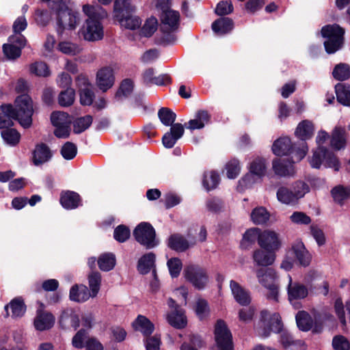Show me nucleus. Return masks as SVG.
I'll return each instance as SVG.
<instances>
[{
    "mask_svg": "<svg viewBox=\"0 0 350 350\" xmlns=\"http://www.w3.org/2000/svg\"><path fill=\"white\" fill-rule=\"evenodd\" d=\"M15 103V108L11 105L1 106L0 129L12 126L13 119L18 120L24 128H29L31 125L33 112L31 98L27 94H22L16 98Z\"/></svg>",
    "mask_w": 350,
    "mask_h": 350,
    "instance_id": "nucleus-1",
    "label": "nucleus"
},
{
    "mask_svg": "<svg viewBox=\"0 0 350 350\" xmlns=\"http://www.w3.org/2000/svg\"><path fill=\"white\" fill-rule=\"evenodd\" d=\"M84 14L88 16L81 29V33L85 40L97 41L104 36L103 26L100 19L107 16V13L100 5H84Z\"/></svg>",
    "mask_w": 350,
    "mask_h": 350,
    "instance_id": "nucleus-2",
    "label": "nucleus"
},
{
    "mask_svg": "<svg viewBox=\"0 0 350 350\" xmlns=\"http://www.w3.org/2000/svg\"><path fill=\"white\" fill-rule=\"evenodd\" d=\"M135 7L131 0H116L114 2V17L120 25L129 29H135L141 25L139 17L133 16Z\"/></svg>",
    "mask_w": 350,
    "mask_h": 350,
    "instance_id": "nucleus-3",
    "label": "nucleus"
},
{
    "mask_svg": "<svg viewBox=\"0 0 350 350\" xmlns=\"http://www.w3.org/2000/svg\"><path fill=\"white\" fill-rule=\"evenodd\" d=\"M53 10L55 12L59 34H62L65 29H75L79 24V13L69 8L66 0H60L53 7Z\"/></svg>",
    "mask_w": 350,
    "mask_h": 350,
    "instance_id": "nucleus-4",
    "label": "nucleus"
},
{
    "mask_svg": "<svg viewBox=\"0 0 350 350\" xmlns=\"http://www.w3.org/2000/svg\"><path fill=\"white\" fill-rule=\"evenodd\" d=\"M321 32L325 39L323 44L327 53L334 54L343 47L345 31L338 25H325L322 27Z\"/></svg>",
    "mask_w": 350,
    "mask_h": 350,
    "instance_id": "nucleus-5",
    "label": "nucleus"
},
{
    "mask_svg": "<svg viewBox=\"0 0 350 350\" xmlns=\"http://www.w3.org/2000/svg\"><path fill=\"white\" fill-rule=\"evenodd\" d=\"M308 161L310 166L316 169L323 166L338 171L340 167L338 159L335 154L324 146H318L313 150L312 155L308 158Z\"/></svg>",
    "mask_w": 350,
    "mask_h": 350,
    "instance_id": "nucleus-6",
    "label": "nucleus"
},
{
    "mask_svg": "<svg viewBox=\"0 0 350 350\" xmlns=\"http://www.w3.org/2000/svg\"><path fill=\"white\" fill-rule=\"evenodd\" d=\"M160 29L163 33L162 41L170 43L175 40L176 37L172 33L178 28L180 23V14L178 11H167L160 14Z\"/></svg>",
    "mask_w": 350,
    "mask_h": 350,
    "instance_id": "nucleus-7",
    "label": "nucleus"
},
{
    "mask_svg": "<svg viewBox=\"0 0 350 350\" xmlns=\"http://www.w3.org/2000/svg\"><path fill=\"white\" fill-rule=\"evenodd\" d=\"M282 323L281 317L278 313H274L271 316L267 310H262L260 312V321L258 333L262 337H267L271 332L279 333L282 329Z\"/></svg>",
    "mask_w": 350,
    "mask_h": 350,
    "instance_id": "nucleus-8",
    "label": "nucleus"
},
{
    "mask_svg": "<svg viewBox=\"0 0 350 350\" xmlns=\"http://www.w3.org/2000/svg\"><path fill=\"white\" fill-rule=\"evenodd\" d=\"M267 166L265 160L261 157L255 158L250 165V173L247 174L239 182L238 189L239 187H250L255 182V176L260 178L265 175Z\"/></svg>",
    "mask_w": 350,
    "mask_h": 350,
    "instance_id": "nucleus-9",
    "label": "nucleus"
},
{
    "mask_svg": "<svg viewBox=\"0 0 350 350\" xmlns=\"http://www.w3.org/2000/svg\"><path fill=\"white\" fill-rule=\"evenodd\" d=\"M258 282L268 290L267 297L278 301V286L275 282V273L271 269H259L256 271Z\"/></svg>",
    "mask_w": 350,
    "mask_h": 350,
    "instance_id": "nucleus-10",
    "label": "nucleus"
},
{
    "mask_svg": "<svg viewBox=\"0 0 350 350\" xmlns=\"http://www.w3.org/2000/svg\"><path fill=\"white\" fill-rule=\"evenodd\" d=\"M133 235L136 241L146 248H152L157 245L155 230L148 223H140L134 230Z\"/></svg>",
    "mask_w": 350,
    "mask_h": 350,
    "instance_id": "nucleus-11",
    "label": "nucleus"
},
{
    "mask_svg": "<svg viewBox=\"0 0 350 350\" xmlns=\"http://www.w3.org/2000/svg\"><path fill=\"white\" fill-rule=\"evenodd\" d=\"M215 340L219 350H233L232 336L226 323L218 320L215 325Z\"/></svg>",
    "mask_w": 350,
    "mask_h": 350,
    "instance_id": "nucleus-12",
    "label": "nucleus"
},
{
    "mask_svg": "<svg viewBox=\"0 0 350 350\" xmlns=\"http://www.w3.org/2000/svg\"><path fill=\"white\" fill-rule=\"evenodd\" d=\"M184 275L187 280L198 289L204 288L208 281L206 270L197 265H191L185 267Z\"/></svg>",
    "mask_w": 350,
    "mask_h": 350,
    "instance_id": "nucleus-13",
    "label": "nucleus"
},
{
    "mask_svg": "<svg viewBox=\"0 0 350 350\" xmlns=\"http://www.w3.org/2000/svg\"><path fill=\"white\" fill-rule=\"evenodd\" d=\"M113 70L109 66L103 67L97 71L96 83L103 92H106L114 84Z\"/></svg>",
    "mask_w": 350,
    "mask_h": 350,
    "instance_id": "nucleus-14",
    "label": "nucleus"
},
{
    "mask_svg": "<svg viewBox=\"0 0 350 350\" xmlns=\"http://www.w3.org/2000/svg\"><path fill=\"white\" fill-rule=\"evenodd\" d=\"M281 243L278 234L272 230H264L259 237V246L267 250L277 251Z\"/></svg>",
    "mask_w": 350,
    "mask_h": 350,
    "instance_id": "nucleus-15",
    "label": "nucleus"
},
{
    "mask_svg": "<svg viewBox=\"0 0 350 350\" xmlns=\"http://www.w3.org/2000/svg\"><path fill=\"white\" fill-rule=\"evenodd\" d=\"M348 134L345 127L336 126L332 131L329 145L335 150L344 149L347 145Z\"/></svg>",
    "mask_w": 350,
    "mask_h": 350,
    "instance_id": "nucleus-16",
    "label": "nucleus"
},
{
    "mask_svg": "<svg viewBox=\"0 0 350 350\" xmlns=\"http://www.w3.org/2000/svg\"><path fill=\"white\" fill-rule=\"evenodd\" d=\"M196 244L194 239H187L183 235L174 234L168 239V246L177 252H184Z\"/></svg>",
    "mask_w": 350,
    "mask_h": 350,
    "instance_id": "nucleus-17",
    "label": "nucleus"
},
{
    "mask_svg": "<svg viewBox=\"0 0 350 350\" xmlns=\"http://www.w3.org/2000/svg\"><path fill=\"white\" fill-rule=\"evenodd\" d=\"M59 323L63 328L76 329L79 326V314L72 308H66L62 312Z\"/></svg>",
    "mask_w": 350,
    "mask_h": 350,
    "instance_id": "nucleus-18",
    "label": "nucleus"
},
{
    "mask_svg": "<svg viewBox=\"0 0 350 350\" xmlns=\"http://www.w3.org/2000/svg\"><path fill=\"white\" fill-rule=\"evenodd\" d=\"M184 134V127L180 123L174 124L170 129V131L166 133L163 138L162 142L163 146L167 148H172L176 141L180 139Z\"/></svg>",
    "mask_w": 350,
    "mask_h": 350,
    "instance_id": "nucleus-19",
    "label": "nucleus"
},
{
    "mask_svg": "<svg viewBox=\"0 0 350 350\" xmlns=\"http://www.w3.org/2000/svg\"><path fill=\"white\" fill-rule=\"evenodd\" d=\"M54 322L55 317L51 313L42 310H38L34 319V326L36 329L39 331L49 329L53 325Z\"/></svg>",
    "mask_w": 350,
    "mask_h": 350,
    "instance_id": "nucleus-20",
    "label": "nucleus"
},
{
    "mask_svg": "<svg viewBox=\"0 0 350 350\" xmlns=\"http://www.w3.org/2000/svg\"><path fill=\"white\" fill-rule=\"evenodd\" d=\"M275 251L261 249L256 250L253 253V260L258 266L267 267L273 263Z\"/></svg>",
    "mask_w": 350,
    "mask_h": 350,
    "instance_id": "nucleus-21",
    "label": "nucleus"
},
{
    "mask_svg": "<svg viewBox=\"0 0 350 350\" xmlns=\"http://www.w3.org/2000/svg\"><path fill=\"white\" fill-rule=\"evenodd\" d=\"M167 322L176 329H183L187 324V317L184 310L180 307H176L167 315Z\"/></svg>",
    "mask_w": 350,
    "mask_h": 350,
    "instance_id": "nucleus-22",
    "label": "nucleus"
},
{
    "mask_svg": "<svg viewBox=\"0 0 350 350\" xmlns=\"http://www.w3.org/2000/svg\"><path fill=\"white\" fill-rule=\"evenodd\" d=\"M53 154L49 147L43 143L38 144L33 153V162L36 165H40L48 162Z\"/></svg>",
    "mask_w": 350,
    "mask_h": 350,
    "instance_id": "nucleus-23",
    "label": "nucleus"
},
{
    "mask_svg": "<svg viewBox=\"0 0 350 350\" xmlns=\"http://www.w3.org/2000/svg\"><path fill=\"white\" fill-rule=\"evenodd\" d=\"M288 299L291 302L293 300L304 299L308 295L307 288L299 283L293 282L291 277L288 276Z\"/></svg>",
    "mask_w": 350,
    "mask_h": 350,
    "instance_id": "nucleus-24",
    "label": "nucleus"
},
{
    "mask_svg": "<svg viewBox=\"0 0 350 350\" xmlns=\"http://www.w3.org/2000/svg\"><path fill=\"white\" fill-rule=\"evenodd\" d=\"M274 172L281 176H293L295 174L293 163L289 160L278 159L273 161Z\"/></svg>",
    "mask_w": 350,
    "mask_h": 350,
    "instance_id": "nucleus-25",
    "label": "nucleus"
},
{
    "mask_svg": "<svg viewBox=\"0 0 350 350\" xmlns=\"http://www.w3.org/2000/svg\"><path fill=\"white\" fill-rule=\"evenodd\" d=\"M132 326L135 330L140 332L145 337L150 336L154 330V324L143 315H138L133 322Z\"/></svg>",
    "mask_w": 350,
    "mask_h": 350,
    "instance_id": "nucleus-26",
    "label": "nucleus"
},
{
    "mask_svg": "<svg viewBox=\"0 0 350 350\" xmlns=\"http://www.w3.org/2000/svg\"><path fill=\"white\" fill-rule=\"evenodd\" d=\"M230 287L235 300L241 305H247L250 302L248 291L243 288L238 282L231 280Z\"/></svg>",
    "mask_w": 350,
    "mask_h": 350,
    "instance_id": "nucleus-27",
    "label": "nucleus"
},
{
    "mask_svg": "<svg viewBox=\"0 0 350 350\" xmlns=\"http://www.w3.org/2000/svg\"><path fill=\"white\" fill-rule=\"evenodd\" d=\"M154 72L153 68H150L146 69L142 75L144 83L148 85L152 84L162 85L170 81V77L166 75L154 77Z\"/></svg>",
    "mask_w": 350,
    "mask_h": 350,
    "instance_id": "nucleus-28",
    "label": "nucleus"
},
{
    "mask_svg": "<svg viewBox=\"0 0 350 350\" xmlns=\"http://www.w3.org/2000/svg\"><path fill=\"white\" fill-rule=\"evenodd\" d=\"M209 120V113L205 110H200L196 113L195 118L188 122L187 128L190 130L201 129Z\"/></svg>",
    "mask_w": 350,
    "mask_h": 350,
    "instance_id": "nucleus-29",
    "label": "nucleus"
},
{
    "mask_svg": "<svg viewBox=\"0 0 350 350\" xmlns=\"http://www.w3.org/2000/svg\"><path fill=\"white\" fill-rule=\"evenodd\" d=\"M314 133V124L308 120L301 121L297 125L295 134L302 141L310 139Z\"/></svg>",
    "mask_w": 350,
    "mask_h": 350,
    "instance_id": "nucleus-30",
    "label": "nucleus"
},
{
    "mask_svg": "<svg viewBox=\"0 0 350 350\" xmlns=\"http://www.w3.org/2000/svg\"><path fill=\"white\" fill-rule=\"evenodd\" d=\"M90 296L89 289L85 285H74L70 291V299L75 301H85Z\"/></svg>",
    "mask_w": 350,
    "mask_h": 350,
    "instance_id": "nucleus-31",
    "label": "nucleus"
},
{
    "mask_svg": "<svg viewBox=\"0 0 350 350\" xmlns=\"http://www.w3.org/2000/svg\"><path fill=\"white\" fill-rule=\"evenodd\" d=\"M293 252L299 263L306 267L309 265L311 256L301 242H297L293 246Z\"/></svg>",
    "mask_w": 350,
    "mask_h": 350,
    "instance_id": "nucleus-32",
    "label": "nucleus"
},
{
    "mask_svg": "<svg viewBox=\"0 0 350 350\" xmlns=\"http://www.w3.org/2000/svg\"><path fill=\"white\" fill-rule=\"evenodd\" d=\"M233 28V22L229 18H220L212 24L213 31L218 35L230 32Z\"/></svg>",
    "mask_w": 350,
    "mask_h": 350,
    "instance_id": "nucleus-33",
    "label": "nucleus"
},
{
    "mask_svg": "<svg viewBox=\"0 0 350 350\" xmlns=\"http://www.w3.org/2000/svg\"><path fill=\"white\" fill-rule=\"evenodd\" d=\"M60 202L67 209L77 208L80 203V196L74 191H66L61 195Z\"/></svg>",
    "mask_w": 350,
    "mask_h": 350,
    "instance_id": "nucleus-34",
    "label": "nucleus"
},
{
    "mask_svg": "<svg viewBox=\"0 0 350 350\" xmlns=\"http://www.w3.org/2000/svg\"><path fill=\"white\" fill-rule=\"evenodd\" d=\"M338 101L343 105L350 106V85L339 83L335 86Z\"/></svg>",
    "mask_w": 350,
    "mask_h": 350,
    "instance_id": "nucleus-35",
    "label": "nucleus"
},
{
    "mask_svg": "<svg viewBox=\"0 0 350 350\" xmlns=\"http://www.w3.org/2000/svg\"><path fill=\"white\" fill-rule=\"evenodd\" d=\"M291 146V142L289 138H280L273 143L272 150L277 156L286 155L290 152Z\"/></svg>",
    "mask_w": 350,
    "mask_h": 350,
    "instance_id": "nucleus-36",
    "label": "nucleus"
},
{
    "mask_svg": "<svg viewBox=\"0 0 350 350\" xmlns=\"http://www.w3.org/2000/svg\"><path fill=\"white\" fill-rule=\"evenodd\" d=\"M97 263L100 270L109 271L116 265V256L112 253L103 254L97 260Z\"/></svg>",
    "mask_w": 350,
    "mask_h": 350,
    "instance_id": "nucleus-37",
    "label": "nucleus"
},
{
    "mask_svg": "<svg viewBox=\"0 0 350 350\" xmlns=\"http://www.w3.org/2000/svg\"><path fill=\"white\" fill-rule=\"evenodd\" d=\"M155 256L153 253L144 255L138 261V271L146 274L148 273L154 265Z\"/></svg>",
    "mask_w": 350,
    "mask_h": 350,
    "instance_id": "nucleus-38",
    "label": "nucleus"
},
{
    "mask_svg": "<svg viewBox=\"0 0 350 350\" xmlns=\"http://www.w3.org/2000/svg\"><path fill=\"white\" fill-rule=\"evenodd\" d=\"M250 217L255 224L260 225L269 219L270 214L265 207L259 206L252 211Z\"/></svg>",
    "mask_w": 350,
    "mask_h": 350,
    "instance_id": "nucleus-39",
    "label": "nucleus"
},
{
    "mask_svg": "<svg viewBox=\"0 0 350 350\" xmlns=\"http://www.w3.org/2000/svg\"><path fill=\"white\" fill-rule=\"evenodd\" d=\"M333 77L338 81H345L350 78V66L346 63L336 64L332 71Z\"/></svg>",
    "mask_w": 350,
    "mask_h": 350,
    "instance_id": "nucleus-40",
    "label": "nucleus"
},
{
    "mask_svg": "<svg viewBox=\"0 0 350 350\" xmlns=\"http://www.w3.org/2000/svg\"><path fill=\"white\" fill-rule=\"evenodd\" d=\"M276 195L278 200L283 204H291L297 202L293 191L286 187H280Z\"/></svg>",
    "mask_w": 350,
    "mask_h": 350,
    "instance_id": "nucleus-41",
    "label": "nucleus"
},
{
    "mask_svg": "<svg viewBox=\"0 0 350 350\" xmlns=\"http://www.w3.org/2000/svg\"><path fill=\"white\" fill-rule=\"evenodd\" d=\"M11 309L12 316L14 317H22L26 310L25 305L21 299H13L9 306H5V310L8 312V308Z\"/></svg>",
    "mask_w": 350,
    "mask_h": 350,
    "instance_id": "nucleus-42",
    "label": "nucleus"
},
{
    "mask_svg": "<svg viewBox=\"0 0 350 350\" xmlns=\"http://www.w3.org/2000/svg\"><path fill=\"white\" fill-rule=\"evenodd\" d=\"M296 322L299 329L302 331H308L312 328V320L305 311H299L296 315Z\"/></svg>",
    "mask_w": 350,
    "mask_h": 350,
    "instance_id": "nucleus-43",
    "label": "nucleus"
},
{
    "mask_svg": "<svg viewBox=\"0 0 350 350\" xmlns=\"http://www.w3.org/2000/svg\"><path fill=\"white\" fill-rule=\"evenodd\" d=\"M92 116L87 115L77 118L73 122V130L75 133H81L88 129L92 123Z\"/></svg>",
    "mask_w": 350,
    "mask_h": 350,
    "instance_id": "nucleus-44",
    "label": "nucleus"
},
{
    "mask_svg": "<svg viewBox=\"0 0 350 350\" xmlns=\"http://www.w3.org/2000/svg\"><path fill=\"white\" fill-rule=\"evenodd\" d=\"M88 283L91 290V296L96 297L100 290L101 283L100 273L97 271H92L88 275Z\"/></svg>",
    "mask_w": 350,
    "mask_h": 350,
    "instance_id": "nucleus-45",
    "label": "nucleus"
},
{
    "mask_svg": "<svg viewBox=\"0 0 350 350\" xmlns=\"http://www.w3.org/2000/svg\"><path fill=\"white\" fill-rule=\"evenodd\" d=\"M3 140L10 146L17 145L21 139V134L14 129H6L1 131Z\"/></svg>",
    "mask_w": 350,
    "mask_h": 350,
    "instance_id": "nucleus-46",
    "label": "nucleus"
},
{
    "mask_svg": "<svg viewBox=\"0 0 350 350\" xmlns=\"http://www.w3.org/2000/svg\"><path fill=\"white\" fill-rule=\"evenodd\" d=\"M75 92L72 88H67L62 91L58 96V103L62 107H68L75 101Z\"/></svg>",
    "mask_w": 350,
    "mask_h": 350,
    "instance_id": "nucleus-47",
    "label": "nucleus"
},
{
    "mask_svg": "<svg viewBox=\"0 0 350 350\" xmlns=\"http://www.w3.org/2000/svg\"><path fill=\"white\" fill-rule=\"evenodd\" d=\"M157 28V19L155 17H150L146 21L140 31V34L146 38L150 37L156 31Z\"/></svg>",
    "mask_w": 350,
    "mask_h": 350,
    "instance_id": "nucleus-48",
    "label": "nucleus"
},
{
    "mask_svg": "<svg viewBox=\"0 0 350 350\" xmlns=\"http://www.w3.org/2000/svg\"><path fill=\"white\" fill-rule=\"evenodd\" d=\"M219 181V174L214 171L206 172L204 175L203 185L207 191L215 189Z\"/></svg>",
    "mask_w": 350,
    "mask_h": 350,
    "instance_id": "nucleus-49",
    "label": "nucleus"
},
{
    "mask_svg": "<svg viewBox=\"0 0 350 350\" xmlns=\"http://www.w3.org/2000/svg\"><path fill=\"white\" fill-rule=\"evenodd\" d=\"M158 116L161 122L165 126H172L176 117L172 110L166 107H162L159 110Z\"/></svg>",
    "mask_w": 350,
    "mask_h": 350,
    "instance_id": "nucleus-50",
    "label": "nucleus"
},
{
    "mask_svg": "<svg viewBox=\"0 0 350 350\" xmlns=\"http://www.w3.org/2000/svg\"><path fill=\"white\" fill-rule=\"evenodd\" d=\"M51 120L54 126H60L61 125L70 124L71 120L67 113L53 112L51 116Z\"/></svg>",
    "mask_w": 350,
    "mask_h": 350,
    "instance_id": "nucleus-51",
    "label": "nucleus"
},
{
    "mask_svg": "<svg viewBox=\"0 0 350 350\" xmlns=\"http://www.w3.org/2000/svg\"><path fill=\"white\" fill-rule=\"evenodd\" d=\"M3 51L4 55L9 59H16L21 55V49L8 42L3 45Z\"/></svg>",
    "mask_w": 350,
    "mask_h": 350,
    "instance_id": "nucleus-52",
    "label": "nucleus"
},
{
    "mask_svg": "<svg viewBox=\"0 0 350 350\" xmlns=\"http://www.w3.org/2000/svg\"><path fill=\"white\" fill-rule=\"evenodd\" d=\"M332 195L336 202L341 204L343 200L350 196V189L338 186L332 190Z\"/></svg>",
    "mask_w": 350,
    "mask_h": 350,
    "instance_id": "nucleus-53",
    "label": "nucleus"
},
{
    "mask_svg": "<svg viewBox=\"0 0 350 350\" xmlns=\"http://www.w3.org/2000/svg\"><path fill=\"white\" fill-rule=\"evenodd\" d=\"M77 153V146L70 142L64 144L61 149L62 157L66 160H71L75 157Z\"/></svg>",
    "mask_w": 350,
    "mask_h": 350,
    "instance_id": "nucleus-54",
    "label": "nucleus"
},
{
    "mask_svg": "<svg viewBox=\"0 0 350 350\" xmlns=\"http://www.w3.org/2000/svg\"><path fill=\"white\" fill-rule=\"evenodd\" d=\"M80 96V103L83 105H90L93 103L94 93L93 87L84 88L79 90Z\"/></svg>",
    "mask_w": 350,
    "mask_h": 350,
    "instance_id": "nucleus-55",
    "label": "nucleus"
},
{
    "mask_svg": "<svg viewBox=\"0 0 350 350\" xmlns=\"http://www.w3.org/2000/svg\"><path fill=\"white\" fill-rule=\"evenodd\" d=\"M130 234L129 228L124 225L117 226L113 232L114 239L120 243L126 241L130 237Z\"/></svg>",
    "mask_w": 350,
    "mask_h": 350,
    "instance_id": "nucleus-56",
    "label": "nucleus"
},
{
    "mask_svg": "<svg viewBox=\"0 0 350 350\" xmlns=\"http://www.w3.org/2000/svg\"><path fill=\"white\" fill-rule=\"evenodd\" d=\"M30 72L40 77H47L50 74L47 65L42 62L32 64L30 66Z\"/></svg>",
    "mask_w": 350,
    "mask_h": 350,
    "instance_id": "nucleus-57",
    "label": "nucleus"
},
{
    "mask_svg": "<svg viewBox=\"0 0 350 350\" xmlns=\"http://www.w3.org/2000/svg\"><path fill=\"white\" fill-rule=\"evenodd\" d=\"M227 176L229 178H235L239 174L241 166L239 161L237 159L230 160L226 166Z\"/></svg>",
    "mask_w": 350,
    "mask_h": 350,
    "instance_id": "nucleus-58",
    "label": "nucleus"
},
{
    "mask_svg": "<svg viewBox=\"0 0 350 350\" xmlns=\"http://www.w3.org/2000/svg\"><path fill=\"white\" fill-rule=\"evenodd\" d=\"M297 201L303 198L306 193L309 191L308 186L302 181L295 183L292 189Z\"/></svg>",
    "mask_w": 350,
    "mask_h": 350,
    "instance_id": "nucleus-59",
    "label": "nucleus"
},
{
    "mask_svg": "<svg viewBox=\"0 0 350 350\" xmlns=\"http://www.w3.org/2000/svg\"><path fill=\"white\" fill-rule=\"evenodd\" d=\"M170 273L173 278H176L182 269V262L177 258H171L167 261Z\"/></svg>",
    "mask_w": 350,
    "mask_h": 350,
    "instance_id": "nucleus-60",
    "label": "nucleus"
},
{
    "mask_svg": "<svg viewBox=\"0 0 350 350\" xmlns=\"http://www.w3.org/2000/svg\"><path fill=\"white\" fill-rule=\"evenodd\" d=\"M51 19V16L47 10H37L35 13V20L38 25L46 26Z\"/></svg>",
    "mask_w": 350,
    "mask_h": 350,
    "instance_id": "nucleus-61",
    "label": "nucleus"
},
{
    "mask_svg": "<svg viewBox=\"0 0 350 350\" xmlns=\"http://www.w3.org/2000/svg\"><path fill=\"white\" fill-rule=\"evenodd\" d=\"M291 221L296 224L308 225L311 222V219L303 212H294L290 217Z\"/></svg>",
    "mask_w": 350,
    "mask_h": 350,
    "instance_id": "nucleus-62",
    "label": "nucleus"
},
{
    "mask_svg": "<svg viewBox=\"0 0 350 350\" xmlns=\"http://www.w3.org/2000/svg\"><path fill=\"white\" fill-rule=\"evenodd\" d=\"M233 11V5L231 1H220L215 9V13L217 15L223 16L230 14Z\"/></svg>",
    "mask_w": 350,
    "mask_h": 350,
    "instance_id": "nucleus-63",
    "label": "nucleus"
},
{
    "mask_svg": "<svg viewBox=\"0 0 350 350\" xmlns=\"http://www.w3.org/2000/svg\"><path fill=\"white\" fill-rule=\"evenodd\" d=\"M332 346L335 350H349L350 347L349 341L342 336H335Z\"/></svg>",
    "mask_w": 350,
    "mask_h": 350,
    "instance_id": "nucleus-64",
    "label": "nucleus"
}]
</instances>
